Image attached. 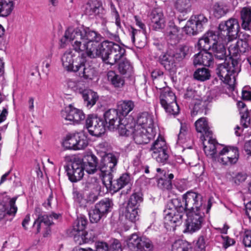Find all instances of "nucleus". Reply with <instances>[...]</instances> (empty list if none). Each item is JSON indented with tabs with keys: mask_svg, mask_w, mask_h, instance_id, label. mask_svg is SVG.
Wrapping results in <instances>:
<instances>
[{
	"mask_svg": "<svg viewBox=\"0 0 251 251\" xmlns=\"http://www.w3.org/2000/svg\"><path fill=\"white\" fill-rule=\"evenodd\" d=\"M64 37L71 41L73 49L76 52H85L86 56L90 58L100 57L102 60L104 41L100 43L102 36L98 32L84 26L77 27L74 29L69 28L65 31Z\"/></svg>",
	"mask_w": 251,
	"mask_h": 251,
	"instance_id": "f257e3e1",
	"label": "nucleus"
},
{
	"mask_svg": "<svg viewBox=\"0 0 251 251\" xmlns=\"http://www.w3.org/2000/svg\"><path fill=\"white\" fill-rule=\"evenodd\" d=\"M200 210H202V196L197 192L188 191L182 195V200L173 199L168 203L164 210L165 224L174 228L181 223L185 212Z\"/></svg>",
	"mask_w": 251,
	"mask_h": 251,
	"instance_id": "f03ea898",
	"label": "nucleus"
},
{
	"mask_svg": "<svg viewBox=\"0 0 251 251\" xmlns=\"http://www.w3.org/2000/svg\"><path fill=\"white\" fill-rule=\"evenodd\" d=\"M102 61L111 66L118 60L123 59L125 55L126 50L118 44L108 41H104L102 44Z\"/></svg>",
	"mask_w": 251,
	"mask_h": 251,
	"instance_id": "7ed1b4c3",
	"label": "nucleus"
},
{
	"mask_svg": "<svg viewBox=\"0 0 251 251\" xmlns=\"http://www.w3.org/2000/svg\"><path fill=\"white\" fill-rule=\"evenodd\" d=\"M238 21L234 18H230L226 21L221 22L218 27L217 35L218 37L228 41L236 39L240 31Z\"/></svg>",
	"mask_w": 251,
	"mask_h": 251,
	"instance_id": "20e7f679",
	"label": "nucleus"
},
{
	"mask_svg": "<svg viewBox=\"0 0 251 251\" xmlns=\"http://www.w3.org/2000/svg\"><path fill=\"white\" fill-rule=\"evenodd\" d=\"M126 245L131 251H152L153 245L150 239L145 236H139L134 233L126 239Z\"/></svg>",
	"mask_w": 251,
	"mask_h": 251,
	"instance_id": "39448f33",
	"label": "nucleus"
},
{
	"mask_svg": "<svg viewBox=\"0 0 251 251\" xmlns=\"http://www.w3.org/2000/svg\"><path fill=\"white\" fill-rule=\"evenodd\" d=\"M208 18L203 14L191 16L183 27V31L189 35H195L203 30L207 25Z\"/></svg>",
	"mask_w": 251,
	"mask_h": 251,
	"instance_id": "423d86ee",
	"label": "nucleus"
},
{
	"mask_svg": "<svg viewBox=\"0 0 251 251\" xmlns=\"http://www.w3.org/2000/svg\"><path fill=\"white\" fill-rule=\"evenodd\" d=\"M62 145L65 149L68 150H82L87 147L88 140L83 132H77L67 135Z\"/></svg>",
	"mask_w": 251,
	"mask_h": 251,
	"instance_id": "0eeeda50",
	"label": "nucleus"
},
{
	"mask_svg": "<svg viewBox=\"0 0 251 251\" xmlns=\"http://www.w3.org/2000/svg\"><path fill=\"white\" fill-rule=\"evenodd\" d=\"M185 231L193 233L199 230L204 221L205 214L203 210L191 211L186 213Z\"/></svg>",
	"mask_w": 251,
	"mask_h": 251,
	"instance_id": "6e6552de",
	"label": "nucleus"
},
{
	"mask_svg": "<svg viewBox=\"0 0 251 251\" xmlns=\"http://www.w3.org/2000/svg\"><path fill=\"white\" fill-rule=\"evenodd\" d=\"M81 159L74 158L64 166L69 180L72 182L80 180L84 176V168Z\"/></svg>",
	"mask_w": 251,
	"mask_h": 251,
	"instance_id": "1a4fd4ad",
	"label": "nucleus"
},
{
	"mask_svg": "<svg viewBox=\"0 0 251 251\" xmlns=\"http://www.w3.org/2000/svg\"><path fill=\"white\" fill-rule=\"evenodd\" d=\"M117 163V157L112 153H107L102 157L98 168L101 172L103 184L105 182L104 178L106 176H112V173L115 170Z\"/></svg>",
	"mask_w": 251,
	"mask_h": 251,
	"instance_id": "9d476101",
	"label": "nucleus"
},
{
	"mask_svg": "<svg viewBox=\"0 0 251 251\" xmlns=\"http://www.w3.org/2000/svg\"><path fill=\"white\" fill-rule=\"evenodd\" d=\"M86 127L91 135L97 137L103 134L107 127L102 118L94 115H89L87 117L86 120Z\"/></svg>",
	"mask_w": 251,
	"mask_h": 251,
	"instance_id": "9b49d317",
	"label": "nucleus"
},
{
	"mask_svg": "<svg viewBox=\"0 0 251 251\" xmlns=\"http://www.w3.org/2000/svg\"><path fill=\"white\" fill-rule=\"evenodd\" d=\"M239 156L238 148L226 146L219 153L218 161L223 165H231L237 163Z\"/></svg>",
	"mask_w": 251,
	"mask_h": 251,
	"instance_id": "f8f14e48",
	"label": "nucleus"
},
{
	"mask_svg": "<svg viewBox=\"0 0 251 251\" xmlns=\"http://www.w3.org/2000/svg\"><path fill=\"white\" fill-rule=\"evenodd\" d=\"M131 176L129 173H124L117 179L113 180V176H107L104 178L105 182L104 184L106 186H109L110 191L114 193L117 192L122 189L124 187L130 185Z\"/></svg>",
	"mask_w": 251,
	"mask_h": 251,
	"instance_id": "ddd939ff",
	"label": "nucleus"
},
{
	"mask_svg": "<svg viewBox=\"0 0 251 251\" xmlns=\"http://www.w3.org/2000/svg\"><path fill=\"white\" fill-rule=\"evenodd\" d=\"M154 136L152 128H146L135 125L131 137L136 144L142 145L149 143Z\"/></svg>",
	"mask_w": 251,
	"mask_h": 251,
	"instance_id": "4468645a",
	"label": "nucleus"
},
{
	"mask_svg": "<svg viewBox=\"0 0 251 251\" xmlns=\"http://www.w3.org/2000/svg\"><path fill=\"white\" fill-rule=\"evenodd\" d=\"M2 201L3 203L8 202L9 206L6 207L5 204L3 205V208L4 209L2 215L1 217V222H3L5 224L7 222L10 223L15 217L16 214L18 211V207L16 205V201L17 199V197H13L10 198L9 197L6 196Z\"/></svg>",
	"mask_w": 251,
	"mask_h": 251,
	"instance_id": "2eb2a0df",
	"label": "nucleus"
},
{
	"mask_svg": "<svg viewBox=\"0 0 251 251\" xmlns=\"http://www.w3.org/2000/svg\"><path fill=\"white\" fill-rule=\"evenodd\" d=\"M86 60L82 58L79 63H76L74 72L78 73L81 78L84 80H92L94 76L97 75V71L95 69L89 65H86Z\"/></svg>",
	"mask_w": 251,
	"mask_h": 251,
	"instance_id": "dca6fc26",
	"label": "nucleus"
},
{
	"mask_svg": "<svg viewBox=\"0 0 251 251\" xmlns=\"http://www.w3.org/2000/svg\"><path fill=\"white\" fill-rule=\"evenodd\" d=\"M61 115L66 121L74 123H78L85 118V114L81 110L74 107L72 104L62 110Z\"/></svg>",
	"mask_w": 251,
	"mask_h": 251,
	"instance_id": "f3484780",
	"label": "nucleus"
},
{
	"mask_svg": "<svg viewBox=\"0 0 251 251\" xmlns=\"http://www.w3.org/2000/svg\"><path fill=\"white\" fill-rule=\"evenodd\" d=\"M104 121L105 125L109 130L114 131L117 124L124 121L120 114L115 109H110L105 112L103 115Z\"/></svg>",
	"mask_w": 251,
	"mask_h": 251,
	"instance_id": "a211bd4d",
	"label": "nucleus"
},
{
	"mask_svg": "<svg viewBox=\"0 0 251 251\" xmlns=\"http://www.w3.org/2000/svg\"><path fill=\"white\" fill-rule=\"evenodd\" d=\"M84 56L83 53L82 55L78 56L74 58L75 56L73 53L72 51H66L62 55L61 61L64 68L68 72H74L75 67L76 63H79Z\"/></svg>",
	"mask_w": 251,
	"mask_h": 251,
	"instance_id": "6ab92c4d",
	"label": "nucleus"
},
{
	"mask_svg": "<svg viewBox=\"0 0 251 251\" xmlns=\"http://www.w3.org/2000/svg\"><path fill=\"white\" fill-rule=\"evenodd\" d=\"M81 161L85 171L88 174H94L97 171L99 160L93 153H86Z\"/></svg>",
	"mask_w": 251,
	"mask_h": 251,
	"instance_id": "aec40b11",
	"label": "nucleus"
},
{
	"mask_svg": "<svg viewBox=\"0 0 251 251\" xmlns=\"http://www.w3.org/2000/svg\"><path fill=\"white\" fill-rule=\"evenodd\" d=\"M218 35L214 31H208L199 39L197 45L201 50H209L213 42L219 39Z\"/></svg>",
	"mask_w": 251,
	"mask_h": 251,
	"instance_id": "412c9836",
	"label": "nucleus"
},
{
	"mask_svg": "<svg viewBox=\"0 0 251 251\" xmlns=\"http://www.w3.org/2000/svg\"><path fill=\"white\" fill-rule=\"evenodd\" d=\"M233 70H230L229 62L219 64L216 69V73L220 79L225 83L229 84Z\"/></svg>",
	"mask_w": 251,
	"mask_h": 251,
	"instance_id": "4be33fe9",
	"label": "nucleus"
},
{
	"mask_svg": "<svg viewBox=\"0 0 251 251\" xmlns=\"http://www.w3.org/2000/svg\"><path fill=\"white\" fill-rule=\"evenodd\" d=\"M180 28L176 26L173 21H170L166 32V38L168 42L171 45L177 44L181 37L180 36Z\"/></svg>",
	"mask_w": 251,
	"mask_h": 251,
	"instance_id": "5701e85b",
	"label": "nucleus"
},
{
	"mask_svg": "<svg viewBox=\"0 0 251 251\" xmlns=\"http://www.w3.org/2000/svg\"><path fill=\"white\" fill-rule=\"evenodd\" d=\"M210 52L215 58L219 60H226L227 57L226 50L224 44L221 42L220 38L216 40L209 49Z\"/></svg>",
	"mask_w": 251,
	"mask_h": 251,
	"instance_id": "b1692460",
	"label": "nucleus"
},
{
	"mask_svg": "<svg viewBox=\"0 0 251 251\" xmlns=\"http://www.w3.org/2000/svg\"><path fill=\"white\" fill-rule=\"evenodd\" d=\"M129 32L131 41L137 48L141 49L144 47L146 43L147 31L138 30L131 26Z\"/></svg>",
	"mask_w": 251,
	"mask_h": 251,
	"instance_id": "393cba45",
	"label": "nucleus"
},
{
	"mask_svg": "<svg viewBox=\"0 0 251 251\" xmlns=\"http://www.w3.org/2000/svg\"><path fill=\"white\" fill-rule=\"evenodd\" d=\"M195 126L197 131L201 134V138H203L204 140H206V137L212 135L206 118H200L195 122Z\"/></svg>",
	"mask_w": 251,
	"mask_h": 251,
	"instance_id": "a878e982",
	"label": "nucleus"
},
{
	"mask_svg": "<svg viewBox=\"0 0 251 251\" xmlns=\"http://www.w3.org/2000/svg\"><path fill=\"white\" fill-rule=\"evenodd\" d=\"M241 27L246 31L251 30V7L245 6L240 11Z\"/></svg>",
	"mask_w": 251,
	"mask_h": 251,
	"instance_id": "bb28decb",
	"label": "nucleus"
},
{
	"mask_svg": "<svg viewBox=\"0 0 251 251\" xmlns=\"http://www.w3.org/2000/svg\"><path fill=\"white\" fill-rule=\"evenodd\" d=\"M135 122L126 123V119H124L123 122H119V124L116 125L115 130H118L120 135L126 137L131 136L134 128L135 127Z\"/></svg>",
	"mask_w": 251,
	"mask_h": 251,
	"instance_id": "cd10ccee",
	"label": "nucleus"
},
{
	"mask_svg": "<svg viewBox=\"0 0 251 251\" xmlns=\"http://www.w3.org/2000/svg\"><path fill=\"white\" fill-rule=\"evenodd\" d=\"M159 62L165 70L170 72H174L176 69V62L174 55L168 53L161 55L159 57Z\"/></svg>",
	"mask_w": 251,
	"mask_h": 251,
	"instance_id": "c85d7f7f",
	"label": "nucleus"
},
{
	"mask_svg": "<svg viewBox=\"0 0 251 251\" xmlns=\"http://www.w3.org/2000/svg\"><path fill=\"white\" fill-rule=\"evenodd\" d=\"M150 19L153 28L159 30L164 26L165 20L162 12L157 9L153 10L150 15Z\"/></svg>",
	"mask_w": 251,
	"mask_h": 251,
	"instance_id": "c756f323",
	"label": "nucleus"
},
{
	"mask_svg": "<svg viewBox=\"0 0 251 251\" xmlns=\"http://www.w3.org/2000/svg\"><path fill=\"white\" fill-rule=\"evenodd\" d=\"M96 237V236L93 231L86 232L84 230L83 232H80V233L75 234L74 239L76 243L81 245L94 242Z\"/></svg>",
	"mask_w": 251,
	"mask_h": 251,
	"instance_id": "7c9ffc66",
	"label": "nucleus"
},
{
	"mask_svg": "<svg viewBox=\"0 0 251 251\" xmlns=\"http://www.w3.org/2000/svg\"><path fill=\"white\" fill-rule=\"evenodd\" d=\"M84 103L87 107L91 108L98 100L99 96L96 92L91 89H85L81 92Z\"/></svg>",
	"mask_w": 251,
	"mask_h": 251,
	"instance_id": "2f4dec72",
	"label": "nucleus"
},
{
	"mask_svg": "<svg viewBox=\"0 0 251 251\" xmlns=\"http://www.w3.org/2000/svg\"><path fill=\"white\" fill-rule=\"evenodd\" d=\"M134 107L135 105L133 101L124 100L118 103L117 110L122 119H125V117L133 110Z\"/></svg>",
	"mask_w": 251,
	"mask_h": 251,
	"instance_id": "473e14b6",
	"label": "nucleus"
},
{
	"mask_svg": "<svg viewBox=\"0 0 251 251\" xmlns=\"http://www.w3.org/2000/svg\"><path fill=\"white\" fill-rule=\"evenodd\" d=\"M146 128H152L153 120L152 116L147 112H144L139 114L137 120V125Z\"/></svg>",
	"mask_w": 251,
	"mask_h": 251,
	"instance_id": "72a5a7b5",
	"label": "nucleus"
},
{
	"mask_svg": "<svg viewBox=\"0 0 251 251\" xmlns=\"http://www.w3.org/2000/svg\"><path fill=\"white\" fill-rule=\"evenodd\" d=\"M53 222L50 220V216L48 214H44V216H40L35 220L32 227L36 229V233L40 232L42 228H45V227L48 225H52Z\"/></svg>",
	"mask_w": 251,
	"mask_h": 251,
	"instance_id": "f704fd0d",
	"label": "nucleus"
},
{
	"mask_svg": "<svg viewBox=\"0 0 251 251\" xmlns=\"http://www.w3.org/2000/svg\"><path fill=\"white\" fill-rule=\"evenodd\" d=\"M113 204L112 200L109 198H104L97 203L95 208L105 217L111 211Z\"/></svg>",
	"mask_w": 251,
	"mask_h": 251,
	"instance_id": "c9c22d12",
	"label": "nucleus"
},
{
	"mask_svg": "<svg viewBox=\"0 0 251 251\" xmlns=\"http://www.w3.org/2000/svg\"><path fill=\"white\" fill-rule=\"evenodd\" d=\"M159 99L160 104L162 107H164L176 101V97L172 91L168 88H165L161 92Z\"/></svg>",
	"mask_w": 251,
	"mask_h": 251,
	"instance_id": "e433bc0d",
	"label": "nucleus"
},
{
	"mask_svg": "<svg viewBox=\"0 0 251 251\" xmlns=\"http://www.w3.org/2000/svg\"><path fill=\"white\" fill-rule=\"evenodd\" d=\"M88 223L87 218L83 216L77 217L74 223L71 235L75 236V234H78L83 232L86 227Z\"/></svg>",
	"mask_w": 251,
	"mask_h": 251,
	"instance_id": "4c0bfd02",
	"label": "nucleus"
},
{
	"mask_svg": "<svg viewBox=\"0 0 251 251\" xmlns=\"http://www.w3.org/2000/svg\"><path fill=\"white\" fill-rule=\"evenodd\" d=\"M163 72L156 69L151 72V76L153 83L157 89H162L165 87V82L164 81Z\"/></svg>",
	"mask_w": 251,
	"mask_h": 251,
	"instance_id": "58836bf2",
	"label": "nucleus"
},
{
	"mask_svg": "<svg viewBox=\"0 0 251 251\" xmlns=\"http://www.w3.org/2000/svg\"><path fill=\"white\" fill-rule=\"evenodd\" d=\"M207 138H208L207 145H204L203 147L204 152L207 156H210L212 158L215 157L218 143L215 139L212 138V136Z\"/></svg>",
	"mask_w": 251,
	"mask_h": 251,
	"instance_id": "ea45409f",
	"label": "nucleus"
},
{
	"mask_svg": "<svg viewBox=\"0 0 251 251\" xmlns=\"http://www.w3.org/2000/svg\"><path fill=\"white\" fill-rule=\"evenodd\" d=\"M108 80L115 88H121L125 84V79L115 71H108L107 74Z\"/></svg>",
	"mask_w": 251,
	"mask_h": 251,
	"instance_id": "a19ab883",
	"label": "nucleus"
},
{
	"mask_svg": "<svg viewBox=\"0 0 251 251\" xmlns=\"http://www.w3.org/2000/svg\"><path fill=\"white\" fill-rule=\"evenodd\" d=\"M139 208L126 205L124 214L126 219L132 223H135L139 219Z\"/></svg>",
	"mask_w": 251,
	"mask_h": 251,
	"instance_id": "79ce46f5",
	"label": "nucleus"
},
{
	"mask_svg": "<svg viewBox=\"0 0 251 251\" xmlns=\"http://www.w3.org/2000/svg\"><path fill=\"white\" fill-rule=\"evenodd\" d=\"M118 70L122 75H127L129 76L133 73V67L127 59H122L118 64Z\"/></svg>",
	"mask_w": 251,
	"mask_h": 251,
	"instance_id": "37998d69",
	"label": "nucleus"
},
{
	"mask_svg": "<svg viewBox=\"0 0 251 251\" xmlns=\"http://www.w3.org/2000/svg\"><path fill=\"white\" fill-rule=\"evenodd\" d=\"M102 7L98 3L88 2L85 8V14L89 16H100Z\"/></svg>",
	"mask_w": 251,
	"mask_h": 251,
	"instance_id": "c03bdc74",
	"label": "nucleus"
},
{
	"mask_svg": "<svg viewBox=\"0 0 251 251\" xmlns=\"http://www.w3.org/2000/svg\"><path fill=\"white\" fill-rule=\"evenodd\" d=\"M192 250L191 244L183 240L176 241L172 246V251H192Z\"/></svg>",
	"mask_w": 251,
	"mask_h": 251,
	"instance_id": "a18cd8bd",
	"label": "nucleus"
},
{
	"mask_svg": "<svg viewBox=\"0 0 251 251\" xmlns=\"http://www.w3.org/2000/svg\"><path fill=\"white\" fill-rule=\"evenodd\" d=\"M194 78L200 81H204L210 79L211 77L210 70L206 68L202 67L197 69L193 75Z\"/></svg>",
	"mask_w": 251,
	"mask_h": 251,
	"instance_id": "49530a36",
	"label": "nucleus"
},
{
	"mask_svg": "<svg viewBox=\"0 0 251 251\" xmlns=\"http://www.w3.org/2000/svg\"><path fill=\"white\" fill-rule=\"evenodd\" d=\"M142 196L143 195L140 191L133 192L128 199L126 205L139 208L140 203L143 200Z\"/></svg>",
	"mask_w": 251,
	"mask_h": 251,
	"instance_id": "de8ad7c7",
	"label": "nucleus"
},
{
	"mask_svg": "<svg viewBox=\"0 0 251 251\" xmlns=\"http://www.w3.org/2000/svg\"><path fill=\"white\" fill-rule=\"evenodd\" d=\"M14 8L12 0H1V17H7L12 12Z\"/></svg>",
	"mask_w": 251,
	"mask_h": 251,
	"instance_id": "09e8293b",
	"label": "nucleus"
},
{
	"mask_svg": "<svg viewBox=\"0 0 251 251\" xmlns=\"http://www.w3.org/2000/svg\"><path fill=\"white\" fill-rule=\"evenodd\" d=\"M176 9L180 13H187L191 10L190 0H177L175 3Z\"/></svg>",
	"mask_w": 251,
	"mask_h": 251,
	"instance_id": "8fccbe9b",
	"label": "nucleus"
},
{
	"mask_svg": "<svg viewBox=\"0 0 251 251\" xmlns=\"http://www.w3.org/2000/svg\"><path fill=\"white\" fill-rule=\"evenodd\" d=\"M152 157L159 163H166L168 159L169 155L167 149H162L159 151H154L152 153Z\"/></svg>",
	"mask_w": 251,
	"mask_h": 251,
	"instance_id": "3c124183",
	"label": "nucleus"
},
{
	"mask_svg": "<svg viewBox=\"0 0 251 251\" xmlns=\"http://www.w3.org/2000/svg\"><path fill=\"white\" fill-rule=\"evenodd\" d=\"M228 12L226 6L216 3L214 6L213 15L217 19H220L225 16Z\"/></svg>",
	"mask_w": 251,
	"mask_h": 251,
	"instance_id": "603ef678",
	"label": "nucleus"
},
{
	"mask_svg": "<svg viewBox=\"0 0 251 251\" xmlns=\"http://www.w3.org/2000/svg\"><path fill=\"white\" fill-rule=\"evenodd\" d=\"M233 54H236L240 52L243 53L249 50V45L248 42L242 40H238L236 42L235 46L234 47Z\"/></svg>",
	"mask_w": 251,
	"mask_h": 251,
	"instance_id": "864d4df0",
	"label": "nucleus"
},
{
	"mask_svg": "<svg viewBox=\"0 0 251 251\" xmlns=\"http://www.w3.org/2000/svg\"><path fill=\"white\" fill-rule=\"evenodd\" d=\"M157 186L163 191H170L173 187L172 181L165 177H160L158 179Z\"/></svg>",
	"mask_w": 251,
	"mask_h": 251,
	"instance_id": "5fc2aeb1",
	"label": "nucleus"
},
{
	"mask_svg": "<svg viewBox=\"0 0 251 251\" xmlns=\"http://www.w3.org/2000/svg\"><path fill=\"white\" fill-rule=\"evenodd\" d=\"M201 52L202 54V65L204 66H210L213 63V56L208 50H201Z\"/></svg>",
	"mask_w": 251,
	"mask_h": 251,
	"instance_id": "6e6d98bb",
	"label": "nucleus"
},
{
	"mask_svg": "<svg viewBox=\"0 0 251 251\" xmlns=\"http://www.w3.org/2000/svg\"><path fill=\"white\" fill-rule=\"evenodd\" d=\"M163 108L166 112L170 115H177L179 112V107L176 101L168 104L166 106H164Z\"/></svg>",
	"mask_w": 251,
	"mask_h": 251,
	"instance_id": "4d7b16f0",
	"label": "nucleus"
},
{
	"mask_svg": "<svg viewBox=\"0 0 251 251\" xmlns=\"http://www.w3.org/2000/svg\"><path fill=\"white\" fill-rule=\"evenodd\" d=\"M247 178V175L245 173L239 172L235 174L233 173L231 180L235 184L239 185L244 182Z\"/></svg>",
	"mask_w": 251,
	"mask_h": 251,
	"instance_id": "13d9d810",
	"label": "nucleus"
},
{
	"mask_svg": "<svg viewBox=\"0 0 251 251\" xmlns=\"http://www.w3.org/2000/svg\"><path fill=\"white\" fill-rule=\"evenodd\" d=\"M167 147L165 141L164 139H161L159 140L157 139L151 145V151L152 152L154 151H159L162 150V149H167Z\"/></svg>",
	"mask_w": 251,
	"mask_h": 251,
	"instance_id": "bf43d9fd",
	"label": "nucleus"
},
{
	"mask_svg": "<svg viewBox=\"0 0 251 251\" xmlns=\"http://www.w3.org/2000/svg\"><path fill=\"white\" fill-rule=\"evenodd\" d=\"M89 219L92 223H97L101 219L105 217L102 214L100 213L96 208H94L89 212Z\"/></svg>",
	"mask_w": 251,
	"mask_h": 251,
	"instance_id": "052dcab7",
	"label": "nucleus"
},
{
	"mask_svg": "<svg viewBox=\"0 0 251 251\" xmlns=\"http://www.w3.org/2000/svg\"><path fill=\"white\" fill-rule=\"evenodd\" d=\"M240 122L244 128H246L249 126L251 124V119L248 111H246L242 114Z\"/></svg>",
	"mask_w": 251,
	"mask_h": 251,
	"instance_id": "680f3d73",
	"label": "nucleus"
},
{
	"mask_svg": "<svg viewBox=\"0 0 251 251\" xmlns=\"http://www.w3.org/2000/svg\"><path fill=\"white\" fill-rule=\"evenodd\" d=\"M196 248L200 250V251H205L206 243L205 238L203 235H200L196 243Z\"/></svg>",
	"mask_w": 251,
	"mask_h": 251,
	"instance_id": "e2e57ef3",
	"label": "nucleus"
},
{
	"mask_svg": "<svg viewBox=\"0 0 251 251\" xmlns=\"http://www.w3.org/2000/svg\"><path fill=\"white\" fill-rule=\"evenodd\" d=\"M190 53L189 47L187 46H182L179 50L178 57L181 59H183L189 55Z\"/></svg>",
	"mask_w": 251,
	"mask_h": 251,
	"instance_id": "0e129e2a",
	"label": "nucleus"
},
{
	"mask_svg": "<svg viewBox=\"0 0 251 251\" xmlns=\"http://www.w3.org/2000/svg\"><path fill=\"white\" fill-rule=\"evenodd\" d=\"M243 243L246 247H251V230L245 232Z\"/></svg>",
	"mask_w": 251,
	"mask_h": 251,
	"instance_id": "69168bd1",
	"label": "nucleus"
},
{
	"mask_svg": "<svg viewBox=\"0 0 251 251\" xmlns=\"http://www.w3.org/2000/svg\"><path fill=\"white\" fill-rule=\"evenodd\" d=\"M109 251H122V245L119 240L116 239L113 240Z\"/></svg>",
	"mask_w": 251,
	"mask_h": 251,
	"instance_id": "338daca9",
	"label": "nucleus"
},
{
	"mask_svg": "<svg viewBox=\"0 0 251 251\" xmlns=\"http://www.w3.org/2000/svg\"><path fill=\"white\" fill-rule=\"evenodd\" d=\"M108 244L105 242H99L96 245V250H93V251H109Z\"/></svg>",
	"mask_w": 251,
	"mask_h": 251,
	"instance_id": "774afa93",
	"label": "nucleus"
}]
</instances>
